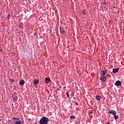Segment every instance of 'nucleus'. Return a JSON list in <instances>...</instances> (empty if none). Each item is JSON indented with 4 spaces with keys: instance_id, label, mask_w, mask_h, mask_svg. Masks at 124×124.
I'll return each mask as SVG.
<instances>
[{
    "instance_id": "nucleus-1",
    "label": "nucleus",
    "mask_w": 124,
    "mask_h": 124,
    "mask_svg": "<svg viewBox=\"0 0 124 124\" xmlns=\"http://www.w3.org/2000/svg\"><path fill=\"white\" fill-rule=\"evenodd\" d=\"M48 122H49V119L47 117H42L40 121V124H48Z\"/></svg>"
},
{
    "instance_id": "nucleus-2",
    "label": "nucleus",
    "mask_w": 124,
    "mask_h": 124,
    "mask_svg": "<svg viewBox=\"0 0 124 124\" xmlns=\"http://www.w3.org/2000/svg\"><path fill=\"white\" fill-rule=\"evenodd\" d=\"M108 113L109 114H112V115H117V111L116 110H112V109H109V111H108Z\"/></svg>"
},
{
    "instance_id": "nucleus-3",
    "label": "nucleus",
    "mask_w": 124,
    "mask_h": 124,
    "mask_svg": "<svg viewBox=\"0 0 124 124\" xmlns=\"http://www.w3.org/2000/svg\"><path fill=\"white\" fill-rule=\"evenodd\" d=\"M100 80L103 82H106L107 80V78L104 76H101L100 78Z\"/></svg>"
},
{
    "instance_id": "nucleus-4",
    "label": "nucleus",
    "mask_w": 124,
    "mask_h": 124,
    "mask_svg": "<svg viewBox=\"0 0 124 124\" xmlns=\"http://www.w3.org/2000/svg\"><path fill=\"white\" fill-rule=\"evenodd\" d=\"M115 86H117V87H119V86H122V82L120 80H117L115 82Z\"/></svg>"
},
{
    "instance_id": "nucleus-5",
    "label": "nucleus",
    "mask_w": 124,
    "mask_h": 124,
    "mask_svg": "<svg viewBox=\"0 0 124 124\" xmlns=\"http://www.w3.org/2000/svg\"><path fill=\"white\" fill-rule=\"evenodd\" d=\"M101 76H105V75H106V74L107 73V71L103 70L101 71Z\"/></svg>"
},
{
    "instance_id": "nucleus-6",
    "label": "nucleus",
    "mask_w": 124,
    "mask_h": 124,
    "mask_svg": "<svg viewBox=\"0 0 124 124\" xmlns=\"http://www.w3.org/2000/svg\"><path fill=\"white\" fill-rule=\"evenodd\" d=\"M60 32L61 33H65V31L64 30V28L62 27H60Z\"/></svg>"
},
{
    "instance_id": "nucleus-7",
    "label": "nucleus",
    "mask_w": 124,
    "mask_h": 124,
    "mask_svg": "<svg viewBox=\"0 0 124 124\" xmlns=\"http://www.w3.org/2000/svg\"><path fill=\"white\" fill-rule=\"evenodd\" d=\"M51 81V79L48 78H45V82L46 84H49V82Z\"/></svg>"
},
{
    "instance_id": "nucleus-8",
    "label": "nucleus",
    "mask_w": 124,
    "mask_h": 124,
    "mask_svg": "<svg viewBox=\"0 0 124 124\" xmlns=\"http://www.w3.org/2000/svg\"><path fill=\"white\" fill-rule=\"evenodd\" d=\"M33 83L35 86H37V84L39 83V81H38V80L37 79H35L34 80Z\"/></svg>"
},
{
    "instance_id": "nucleus-9",
    "label": "nucleus",
    "mask_w": 124,
    "mask_h": 124,
    "mask_svg": "<svg viewBox=\"0 0 124 124\" xmlns=\"http://www.w3.org/2000/svg\"><path fill=\"white\" fill-rule=\"evenodd\" d=\"M118 71H119V68H117V69L113 68L112 69V72H113V73H117V72H118Z\"/></svg>"
},
{
    "instance_id": "nucleus-10",
    "label": "nucleus",
    "mask_w": 124,
    "mask_h": 124,
    "mask_svg": "<svg viewBox=\"0 0 124 124\" xmlns=\"http://www.w3.org/2000/svg\"><path fill=\"white\" fill-rule=\"evenodd\" d=\"M24 84H25V80L21 79L19 82V84L21 85V86H24Z\"/></svg>"
},
{
    "instance_id": "nucleus-11",
    "label": "nucleus",
    "mask_w": 124,
    "mask_h": 124,
    "mask_svg": "<svg viewBox=\"0 0 124 124\" xmlns=\"http://www.w3.org/2000/svg\"><path fill=\"white\" fill-rule=\"evenodd\" d=\"M96 99H97V100H98V101H99L101 99V97H100L99 95H97L96 96Z\"/></svg>"
},
{
    "instance_id": "nucleus-12",
    "label": "nucleus",
    "mask_w": 124,
    "mask_h": 124,
    "mask_svg": "<svg viewBox=\"0 0 124 124\" xmlns=\"http://www.w3.org/2000/svg\"><path fill=\"white\" fill-rule=\"evenodd\" d=\"M23 122L22 121H16L15 122V124H22Z\"/></svg>"
},
{
    "instance_id": "nucleus-13",
    "label": "nucleus",
    "mask_w": 124,
    "mask_h": 124,
    "mask_svg": "<svg viewBox=\"0 0 124 124\" xmlns=\"http://www.w3.org/2000/svg\"><path fill=\"white\" fill-rule=\"evenodd\" d=\"M115 120H118L119 119V116L117 115V114H115L114 115Z\"/></svg>"
},
{
    "instance_id": "nucleus-14",
    "label": "nucleus",
    "mask_w": 124,
    "mask_h": 124,
    "mask_svg": "<svg viewBox=\"0 0 124 124\" xmlns=\"http://www.w3.org/2000/svg\"><path fill=\"white\" fill-rule=\"evenodd\" d=\"M93 110H89L88 114L89 115H92L93 114Z\"/></svg>"
},
{
    "instance_id": "nucleus-15",
    "label": "nucleus",
    "mask_w": 124,
    "mask_h": 124,
    "mask_svg": "<svg viewBox=\"0 0 124 124\" xmlns=\"http://www.w3.org/2000/svg\"><path fill=\"white\" fill-rule=\"evenodd\" d=\"M66 94L67 97H69V93L68 92H66Z\"/></svg>"
},
{
    "instance_id": "nucleus-16",
    "label": "nucleus",
    "mask_w": 124,
    "mask_h": 124,
    "mask_svg": "<svg viewBox=\"0 0 124 124\" xmlns=\"http://www.w3.org/2000/svg\"><path fill=\"white\" fill-rule=\"evenodd\" d=\"M70 119H75V116L72 115L70 116Z\"/></svg>"
},
{
    "instance_id": "nucleus-17",
    "label": "nucleus",
    "mask_w": 124,
    "mask_h": 124,
    "mask_svg": "<svg viewBox=\"0 0 124 124\" xmlns=\"http://www.w3.org/2000/svg\"><path fill=\"white\" fill-rule=\"evenodd\" d=\"M83 13L84 15H86V14H87V13H86V10H84L83 11Z\"/></svg>"
},
{
    "instance_id": "nucleus-18",
    "label": "nucleus",
    "mask_w": 124,
    "mask_h": 124,
    "mask_svg": "<svg viewBox=\"0 0 124 124\" xmlns=\"http://www.w3.org/2000/svg\"><path fill=\"white\" fill-rule=\"evenodd\" d=\"M13 120H17V118H15V117H13Z\"/></svg>"
},
{
    "instance_id": "nucleus-19",
    "label": "nucleus",
    "mask_w": 124,
    "mask_h": 124,
    "mask_svg": "<svg viewBox=\"0 0 124 124\" xmlns=\"http://www.w3.org/2000/svg\"><path fill=\"white\" fill-rule=\"evenodd\" d=\"M10 17V15L8 16V18L9 19V17Z\"/></svg>"
},
{
    "instance_id": "nucleus-20",
    "label": "nucleus",
    "mask_w": 124,
    "mask_h": 124,
    "mask_svg": "<svg viewBox=\"0 0 124 124\" xmlns=\"http://www.w3.org/2000/svg\"><path fill=\"white\" fill-rule=\"evenodd\" d=\"M107 124H110V122H108Z\"/></svg>"
},
{
    "instance_id": "nucleus-21",
    "label": "nucleus",
    "mask_w": 124,
    "mask_h": 124,
    "mask_svg": "<svg viewBox=\"0 0 124 124\" xmlns=\"http://www.w3.org/2000/svg\"><path fill=\"white\" fill-rule=\"evenodd\" d=\"M113 8H116V7H115V6H113Z\"/></svg>"
},
{
    "instance_id": "nucleus-22",
    "label": "nucleus",
    "mask_w": 124,
    "mask_h": 124,
    "mask_svg": "<svg viewBox=\"0 0 124 124\" xmlns=\"http://www.w3.org/2000/svg\"><path fill=\"white\" fill-rule=\"evenodd\" d=\"M103 3L104 4V2H103Z\"/></svg>"
},
{
    "instance_id": "nucleus-23",
    "label": "nucleus",
    "mask_w": 124,
    "mask_h": 124,
    "mask_svg": "<svg viewBox=\"0 0 124 124\" xmlns=\"http://www.w3.org/2000/svg\"><path fill=\"white\" fill-rule=\"evenodd\" d=\"M103 3L104 4V2H103Z\"/></svg>"
}]
</instances>
